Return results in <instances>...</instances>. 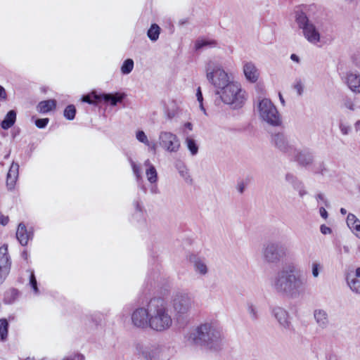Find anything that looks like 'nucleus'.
<instances>
[{
  "instance_id": "1",
  "label": "nucleus",
  "mask_w": 360,
  "mask_h": 360,
  "mask_svg": "<svg viewBox=\"0 0 360 360\" xmlns=\"http://www.w3.org/2000/svg\"><path fill=\"white\" fill-rule=\"evenodd\" d=\"M297 269L293 264L283 266L271 278V289L277 294L296 298L304 294L306 282L300 275H297Z\"/></svg>"
},
{
  "instance_id": "2",
  "label": "nucleus",
  "mask_w": 360,
  "mask_h": 360,
  "mask_svg": "<svg viewBox=\"0 0 360 360\" xmlns=\"http://www.w3.org/2000/svg\"><path fill=\"white\" fill-rule=\"evenodd\" d=\"M188 343L217 349L223 339L221 327L217 321H208L200 323L186 335Z\"/></svg>"
},
{
  "instance_id": "3",
  "label": "nucleus",
  "mask_w": 360,
  "mask_h": 360,
  "mask_svg": "<svg viewBox=\"0 0 360 360\" xmlns=\"http://www.w3.org/2000/svg\"><path fill=\"white\" fill-rule=\"evenodd\" d=\"M150 312L149 328L155 332L168 330L173 324V319L165 301L160 298H153L149 301Z\"/></svg>"
},
{
  "instance_id": "4",
  "label": "nucleus",
  "mask_w": 360,
  "mask_h": 360,
  "mask_svg": "<svg viewBox=\"0 0 360 360\" xmlns=\"http://www.w3.org/2000/svg\"><path fill=\"white\" fill-rule=\"evenodd\" d=\"M221 102L229 105L233 109H239L243 106L247 100V93L241 84L236 81H231L219 90H215Z\"/></svg>"
},
{
  "instance_id": "5",
  "label": "nucleus",
  "mask_w": 360,
  "mask_h": 360,
  "mask_svg": "<svg viewBox=\"0 0 360 360\" xmlns=\"http://www.w3.org/2000/svg\"><path fill=\"white\" fill-rule=\"evenodd\" d=\"M295 18L298 27L302 30L304 37L309 43L318 45L324 41V37L321 36L319 30L305 13L302 11H295Z\"/></svg>"
},
{
  "instance_id": "6",
  "label": "nucleus",
  "mask_w": 360,
  "mask_h": 360,
  "mask_svg": "<svg viewBox=\"0 0 360 360\" xmlns=\"http://www.w3.org/2000/svg\"><path fill=\"white\" fill-rule=\"evenodd\" d=\"M205 72L207 79L213 85L215 90L222 89L232 81L230 79L229 74L218 61H208L205 65Z\"/></svg>"
},
{
  "instance_id": "7",
  "label": "nucleus",
  "mask_w": 360,
  "mask_h": 360,
  "mask_svg": "<svg viewBox=\"0 0 360 360\" xmlns=\"http://www.w3.org/2000/svg\"><path fill=\"white\" fill-rule=\"evenodd\" d=\"M193 300L191 295L186 292L175 293L171 300V307L176 317H182L192 309Z\"/></svg>"
},
{
  "instance_id": "8",
  "label": "nucleus",
  "mask_w": 360,
  "mask_h": 360,
  "mask_svg": "<svg viewBox=\"0 0 360 360\" xmlns=\"http://www.w3.org/2000/svg\"><path fill=\"white\" fill-rule=\"evenodd\" d=\"M258 111L261 119L272 126H279L281 123L280 115L272 102L267 98L262 99L258 104Z\"/></svg>"
},
{
  "instance_id": "9",
  "label": "nucleus",
  "mask_w": 360,
  "mask_h": 360,
  "mask_svg": "<svg viewBox=\"0 0 360 360\" xmlns=\"http://www.w3.org/2000/svg\"><path fill=\"white\" fill-rule=\"evenodd\" d=\"M285 255V248L278 242L271 241L263 245L262 256L266 263L277 264L281 261Z\"/></svg>"
},
{
  "instance_id": "10",
  "label": "nucleus",
  "mask_w": 360,
  "mask_h": 360,
  "mask_svg": "<svg viewBox=\"0 0 360 360\" xmlns=\"http://www.w3.org/2000/svg\"><path fill=\"white\" fill-rule=\"evenodd\" d=\"M159 146L169 153H176L181 147L180 140L178 136L167 131H161L158 135Z\"/></svg>"
},
{
  "instance_id": "11",
  "label": "nucleus",
  "mask_w": 360,
  "mask_h": 360,
  "mask_svg": "<svg viewBox=\"0 0 360 360\" xmlns=\"http://www.w3.org/2000/svg\"><path fill=\"white\" fill-rule=\"evenodd\" d=\"M150 312L149 310V302L147 306L140 307L135 309L131 314V321L132 325L137 328H149V321L150 319Z\"/></svg>"
},
{
  "instance_id": "12",
  "label": "nucleus",
  "mask_w": 360,
  "mask_h": 360,
  "mask_svg": "<svg viewBox=\"0 0 360 360\" xmlns=\"http://www.w3.org/2000/svg\"><path fill=\"white\" fill-rule=\"evenodd\" d=\"M188 261L192 264L194 272L201 276L205 277L208 275L210 269L207 261L205 257L191 253L187 256Z\"/></svg>"
},
{
  "instance_id": "13",
  "label": "nucleus",
  "mask_w": 360,
  "mask_h": 360,
  "mask_svg": "<svg viewBox=\"0 0 360 360\" xmlns=\"http://www.w3.org/2000/svg\"><path fill=\"white\" fill-rule=\"evenodd\" d=\"M271 143L278 150L289 156L295 152V148L289 143L287 136L283 133L273 134Z\"/></svg>"
},
{
  "instance_id": "14",
  "label": "nucleus",
  "mask_w": 360,
  "mask_h": 360,
  "mask_svg": "<svg viewBox=\"0 0 360 360\" xmlns=\"http://www.w3.org/2000/svg\"><path fill=\"white\" fill-rule=\"evenodd\" d=\"M11 262L8 255V249L6 245L0 248V285L3 283L9 273Z\"/></svg>"
},
{
  "instance_id": "15",
  "label": "nucleus",
  "mask_w": 360,
  "mask_h": 360,
  "mask_svg": "<svg viewBox=\"0 0 360 360\" xmlns=\"http://www.w3.org/2000/svg\"><path fill=\"white\" fill-rule=\"evenodd\" d=\"M243 71L248 82L255 83L257 81L259 72L254 63L252 61L243 62Z\"/></svg>"
},
{
  "instance_id": "16",
  "label": "nucleus",
  "mask_w": 360,
  "mask_h": 360,
  "mask_svg": "<svg viewBox=\"0 0 360 360\" xmlns=\"http://www.w3.org/2000/svg\"><path fill=\"white\" fill-rule=\"evenodd\" d=\"M314 319L318 328L324 330L329 326V316L326 310L323 309H316L313 312Z\"/></svg>"
},
{
  "instance_id": "17",
  "label": "nucleus",
  "mask_w": 360,
  "mask_h": 360,
  "mask_svg": "<svg viewBox=\"0 0 360 360\" xmlns=\"http://www.w3.org/2000/svg\"><path fill=\"white\" fill-rule=\"evenodd\" d=\"M19 175V165L13 162L6 176V186L8 190H13L15 187Z\"/></svg>"
},
{
  "instance_id": "18",
  "label": "nucleus",
  "mask_w": 360,
  "mask_h": 360,
  "mask_svg": "<svg viewBox=\"0 0 360 360\" xmlns=\"http://www.w3.org/2000/svg\"><path fill=\"white\" fill-rule=\"evenodd\" d=\"M293 158L302 166H308L313 162L312 154L307 150H299L295 148V152L290 155Z\"/></svg>"
},
{
  "instance_id": "19",
  "label": "nucleus",
  "mask_w": 360,
  "mask_h": 360,
  "mask_svg": "<svg viewBox=\"0 0 360 360\" xmlns=\"http://www.w3.org/2000/svg\"><path fill=\"white\" fill-rule=\"evenodd\" d=\"M272 314L282 327L285 328L289 327L290 322L288 313L285 309L280 307H275L272 309Z\"/></svg>"
},
{
  "instance_id": "20",
  "label": "nucleus",
  "mask_w": 360,
  "mask_h": 360,
  "mask_svg": "<svg viewBox=\"0 0 360 360\" xmlns=\"http://www.w3.org/2000/svg\"><path fill=\"white\" fill-rule=\"evenodd\" d=\"M33 237V232L27 231L23 223H20L16 231V238L22 245H26Z\"/></svg>"
},
{
  "instance_id": "21",
  "label": "nucleus",
  "mask_w": 360,
  "mask_h": 360,
  "mask_svg": "<svg viewBox=\"0 0 360 360\" xmlns=\"http://www.w3.org/2000/svg\"><path fill=\"white\" fill-rule=\"evenodd\" d=\"M96 100H103L105 102H110L112 105H116L118 103L122 101L125 97L124 94L115 93L111 94H102L100 95H94Z\"/></svg>"
},
{
  "instance_id": "22",
  "label": "nucleus",
  "mask_w": 360,
  "mask_h": 360,
  "mask_svg": "<svg viewBox=\"0 0 360 360\" xmlns=\"http://www.w3.org/2000/svg\"><path fill=\"white\" fill-rule=\"evenodd\" d=\"M346 82L352 91L360 93V75L354 72L347 73Z\"/></svg>"
},
{
  "instance_id": "23",
  "label": "nucleus",
  "mask_w": 360,
  "mask_h": 360,
  "mask_svg": "<svg viewBox=\"0 0 360 360\" xmlns=\"http://www.w3.org/2000/svg\"><path fill=\"white\" fill-rule=\"evenodd\" d=\"M56 107V101L54 99H49L39 102L37 105V111L40 113H46Z\"/></svg>"
},
{
  "instance_id": "24",
  "label": "nucleus",
  "mask_w": 360,
  "mask_h": 360,
  "mask_svg": "<svg viewBox=\"0 0 360 360\" xmlns=\"http://www.w3.org/2000/svg\"><path fill=\"white\" fill-rule=\"evenodd\" d=\"M136 138L139 142L147 146L148 147L149 150H150L152 151L156 150V148H157L156 143L149 141L148 136H146V133L143 131H142V130L137 131L136 133Z\"/></svg>"
},
{
  "instance_id": "25",
  "label": "nucleus",
  "mask_w": 360,
  "mask_h": 360,
  "mask_svg": "<svg viewBox=\"0 0 360 360\" xmlns=\"http://www.w3.org/2000/svg\"><path fill=\"white\" fill-rule=\"evenodd\" d=\"M16 119V113L14 110H10L1 122V126L4 129L11 128L15 123Z\"/></svg>"
},
{
  "instance_id": "26",
  "label": "nucleus",
  "mask_w": 360,
  "mask_h": 360,
  "mask_svg": "<svg viewBox=\"0 0 360 360\" xmlns=\"http://www.w3.org/2000/svg\"><path fill=\"white\" fill-rule=\"evenodd\" d=\"M185 144L191 155L195 156L198 154L199 147L193 138L187 136L185 139Z\"/></svg>"
},
{
  "instance_id": "27",
  "label": "nucleus",
  "mask_w": 360,
  "mask_h": 360,
  "mask_svg": "<svg viewBox=\"0 0 360 360\" xmlns=\"http://www.w3.org/2000/svg\"><path fill=\"white\" fill-rule=\"evenodd\" d=\"M146 176L147 180L151 184H155L157 183L158 176L157 170L154 166H150L149 168H146Z\"/></svg>"
},
{
  "instance_id": "28",
  "label": "nucleus",
  "mask_w": 360,
  "mask_h": 360,
  "mask_svg": "<svg viewBox=\"0 0 360 360\" xmlns=\"http://www.w3.org/2000/svg\"><path fill=\"white\" fill-rule=\"evenodd\" d=\"M160 32V27L157 24H153L148 30L147 35L151 41H155L159 38Z\"/></svg>"
},
{
  "instance_id": "29",
  "label": "nucleus",
  "mask_w": 360,
  "mask_h": 360,
  "mask_svg": "<svg viewBox=\"0 0 360 360\" xmlns=\"http://www.w3.org/2000/svg\"><path fill=\"white\" fill-rule=\"evenodd\" d=\"M217 46V41L212 39H200L195 42V49H200L205 46L214 47Z\"/></svg>"
},
{
  "instance_id": "30",
  "label": "nucleus",
  "mask_w": 360,
  "mask_h": 360,
  "mask_svg": "<svg viewBox=\"0 0 360 360\" xmlns=\"http://www.w3.org/2000/svg\"><path fill=\"white\" fill-rule=\"evenodd\" d=\"M347 281L351 290L356 294L360 295V278H350V277H347Z\"/></svg>"
},
{
  "instance_id": "31",
  "label": "nucleus",
  "mask_w": 360,
  "mask_h": 360,
  "mask_svg": "<svg viewBox=\"0 0 360 360\" xmlns=\"http://www.w3.org/2000/svg\"><path fill=\"white\" fill-rule=\"evenodd\" d=\"M292 86V89L296 91L297 96H302L303 95L304 91V84L300 78L295 79Z\"/></svg>"
},
{
  "instance_id": "32",
  "label": "nucleus",
  "mask_w": 360,
  "mask_h": 360,
  "mask_svg": "<svg viewBox=\"0 0 360 360\" xmlns=\"http://www.w3.org/2000/svg\"><path fill=\"white\" fill-rule=\"evenodd\" d=\"M134 68V61L132 59H127L121 67V72L124 75L129 74Z\"/></svg>"
},
{
  "instance_id": "33",
  "label": "nucleus",
  "mask_w": 360,
  "mask_h": 360,
  "mask_svg": "<svg viewBox=\"0 0 360 360\" xmlns=\"http://www.w3.org/2000/svg\"><path fill=\"white\" fill-rule=\"evenodd\" d=\"M347 224L352 232L355 230L356 225L360 224V221L353 214H349L347 218Z\"/></svg>"
},
{
  "instance_id": "34",
  "label": "nucleus",
  "mask_w": 360,
  "mask_h": 360,
  "mask_svg": "<svg viewBox=\"0 0 360 360\" xmlns=\"http://www.w3.org/2000/svg\"><path fill=\"white\" fill-rule=\"evenodd\" d=\"M8 335V322L6 319H0V340H4Z\"/></svg>"
},
{
  "instance_id": "35",
  "label": "nucleus",
  "mask_w": 360,
  "mask_h": 360,
  "mask_svg": "<svg viewBox=\"0 0 360 360\" xmlns=\"http://www.w3.org/2000/svg\"><path fill=\"white\" fill-rule=\"evenodd\" d=\"M76 114V108L73 105H68L64 110V117L68 120H72Z\"/></svg>"
},
{
  "instance_id": "36",
  "label": "nucleus",
  "mask_w": 360,
  "mask_h": 360,
  "mask_svg": "<svg viewBox=\"0 0 360 360\" xmlns=\"http://www.w3.org/2000/svg\"><path fill=\"white\" fill-rule=\"evenodd\" d=\"M339 129L342 135H348L351 130V126L344 120L341 119L339 121Z\"/></svg>"
},
{
  "instance_id": "37",
  "label": "nucleus",
  "mask_w": 360,
  "mask_h": 360,
  "mask_svg": "<svg viewBox=\"0 0 360 360\" xmlns=\"http://www.w3.org/2000/svg\"><path fill=\"white\" fill-rule=\"evenodd\" d=\"M28 271L30 273L29 283H30V286L32 287V288L33 289L34 292L36 295H38L39 293V290L37 287V281L35 278L34 271L32 270H28Z\"/></svg>"
},
{
  "instance_id": "38",
  "label": "nucleus",
  "mask_w": 360,
  "mask_h": 360,
  "mask_svg": "<svg viewBox=\"0 0 360 360\" xmlns=\"http://www.w3.org/2000/svg\"><path fill=\"white\" fill-rule=\"evenodd\" d=\"M176 168L183 178L187 179L188 177V169L183 162H177L176 164Z\"/></svg>"
},
{
  "instance_id": "39",
  "label": "nucleus",
  "mask_w": 360,
  "mask_h": 360,
  "mask_svg": "<svg viewBox=\"0 0 360 360\" xmlns=\"http://www.w3.org/2000/svg\"><path fill=\"white\" fill-rule=\"evenodd\" d=\"M323 269V266L319 262H314L311 264V274L314 278H318L320 270Z\"/></svg>"
},
{
  "instance_id": "40",
  "label": "nucleus",
  "mask_w": 360,
  "mask_h": 360,
  "mask_svg": "<svg viewBox=\"0 0 360 360\" xmlns=\"http://www.w3.org/2000/svg\"><path fill=\"white\" fill-rule=\"evenodd\" d=\"M248 312L252 320L255 321L258 318V311L256 307L253 304H248Z\"/></svg>"
},
{
  "instance_id": "41",
  "label": "nucleus",
  "mask_w": 360,
  "mask_h": 360,
  "mask_svg": "<svg viewBox=\"0 0 360 360\" xmlns=\"http://www.w3.org/2000/svg\"><path fill=\"white\" fill-rule=\"evenodd\" d=\"M130 162L133 173L135 175L136 180L139 181L142 179L141 168L134 161L131 160Z\"/></svg>"
},
{
  "instance_id": "42",
  "label": "nucleus",
  "mask_w": 360,
  "mask_h": 360,
  "mask_svg": "<svg viewBox=\"0 0 360 360\" xmlns=\"http://www.w3.org/2000/svg\"><path fill=\"white\" fill-rule=\"evenodd\" d=\"M94 95H96V94L94 92H92L91 94L83 96L82 98V101L83 102H85V103H89V104H94L97 101H98L99 100H96L94 97Z\"/></svg>"
},
{
  "instance_id": "43",
  "label": "nucleus",
  "mask_w": 360,
  "mask_h": 360,
  "mask_svg": "<svg viewBox=\"0 0 360 360\" xmlns=\"http://www.w3.org/2000/svg\"><path fill=\"white\" fill-rule=\"evenodd\" d=\"M134 206L135 208V213L137 215V217H141L143 215V213H144L143 207L141 202L139 200H135L134 202Z\"/></svg>"
},
{
  "instance_id": "44",
  "label": "nucleus",
  "mask_w": 360,
  "mask_h": 360,
  "mask_svg": "<svg viewBox=\"0 0 360 360\" xmlns=\"http://www.w3.org/2000/svg\"><path fill=\"white\" fill-rule=\"evenodd\" d=\"M49 122V118H41V119H37L35 121L36 126L39 129H43L46 127V126L48 124Z\"/></svg>"
},
{
  "instance_id": "45",
  "label": "nucleus",
  "mask_w": 360,
  "mask_h": 360,
  "mask_svg": "<svg viewBox=\"0 0 360 360\" xmlns=\"http://www.w3.org/2000/svg\"><path fill=\"white\" fill-rule=\"evenodd\" d=\"M196 97H197V100H198V101L199 102L200 109H201L204 112H205V108H204V107H203V104H202L203 97H202V91H201V89H200V87H198V88L197 89V91H196Z\"/></svg>"
},
{
  "instance_id": "46",
  "label": "nucleus",
  "mask_w": 360,
  "mask_h": 360,
  "mask_svg": "<svg viewBox=\"0 0 360 360\" xmlns=\"http://www.w3.org/2000/svg\"><path fill=\"white\" fill-rule=\"evenodd\" d=\"M315 198L318 202L322 201L324 203L325 206H326V207L329 206V202L326 199V198L323 193H318L315 196Z\"/></svg>"
},
{
  "instance_id": "47",
  "label": "nucleus",
  "mask_w": 360,
  "mask_h": 360,
  "mask_svg": "<svg viewBox=\"0 0 360 360\" xmlns=\"http://www.w3.org/2000/svg\"><path fill=\"white\" fill-rule=\"evenodd\" d=\"M285 181L287 182H288L289 184H290L291 185L292 184H294V182L297 179L293 174H290V173H288L286 175H285Z\"/></svg>"
},
{
  "instance_id": "48",
  "label": "nucleus",
  "mask_w": 360,
  "mask_h": 360,
  "mask_svg": "<svg viewBox=\"0 0 360 360\" xmlns=\"http://www.w3.org/2000/svg\"><path fill=\"white\" fill-rule=\"evenodd\" d=\"M320 231H321V233L323 235L330 234L332 232L331 229L324 224L321 226Z\"/></svg>"
},
{
  "instance_id": "49",
  "label": "nucleus",
  "mask_w": 360,
  "mask_h": 360,
  "mask_svg": "<svg viewBox=\"0 0 360 360\" xmlns=\"http://www.w3.org/2000/svg\"><path fill=\"white\" fill-rule=\"evenodd\" d=\"M245 187L246 184L243 181H240L237 184L236 189L239 193L242 194L244 192Z\"/></svg>"
},
{
  "instance_id": "50",
  "label": "nucleus",
  "mask_w": 360,
  "mask_h": 360,
  "mask_svg": "<svg viewBox=\"0 0 360 360\" xmlns=\"http://www.w3.org/2000/svg\"><path fill=\"white\" fill-rule=\"evenodd\" d=\"M319 213L321 217L326 219L328 217V212L323 207H321L319 209Z\"/></svg>"
},
{
  "instance_id": "51",
  "label": "nucleus",
  "mask_w": 360,
  "mask_h": 360,
  "mask_svg": "<svg viewBox=\"0 0 360 360\" xmlns=\"http://www.w3.org/2000/svg\"><path fill=\"white\" fill-rule=\"evenodd\" d=\"M292 187L296 190L297 191V189H299L300 188H301L303 185V184L299 181L298 179H297L294 184H292Z\"/></svg>"
},
{
  "instance_id": "52",
  "label": "nucleus",
  "mask_w": 360,
  "mask_h": 360,
  "mask_svg": "<svg viewBox=\"0 0 360 360\" xmlns=\"http://www.w3.org/2000/svg\"><path fill=\"white\" fill-rule=\"evenodd\" d=\"M8 222V217L0 214V224L6 225Z\"/></svg>"
},
{
  "instance_id": "53",
  "label": "nucleus",
  "mask_w": 360,
  "mask_h": 360,
  "mask_svg": "<svg viewBox=\"0 0 360 360\" xmlns=\"http://www.w3.org/2000/svg\"><path fill=\"white\" fill-rule=\"evenodd\" d=\"M297 192L299 193V195L301 198L303 197L304 195H305L307 193V192L306 191L304 186H302L301 188L297 189Z\"/></svg>"
},
{
  "instance_id": "54",
  "label": "nucleus",
  "mask_w": 360,
  "mask_h": 360,
  "mask_svg": "<svg viewBox=\"0 0 360 360\" xmlns=\"http://www.w3.org/2000/svg\"><path fill=\"white\" fill-rule=\"evenodd\" d=\"M6 98V93L4 88L0 85V98L5 99Z\"/></svg>"
},
{
  "instance_id": "55",
  "label": "nucleus",
  "mask_w": 360,
  "mask_h": 360,
  "mask_svg": "<svg viewBox=\"0 0 360 360\" xmlns=\"http://www.w3.org/2000/svg\"><path fill=\"white\" fill-rule=\"evenodd\" d=\"M356 237L360 238V224L359 225H356L355 230L353 231Z\"/></svg>"
},
{
  "instance_id": "56",
  "label": "nucleus",
  "mask_w": 360,
  "mask_h": 360,
  "mask_svg": "<svg viewBox=\"0 0 360 360\" xmlns=\"http://www.w3.org/2000/svg\"><path fill=\"white\" fill-rule=\"evenodd\" d=\"M290 59H291L292 60H293V61H295V62L297 63H300V58H299V56H297V55H296V54H295V53L291 54V56H290Z\"/></svg>"
},
{
  "instance_id": "57",
  "label": "nucleus",
  "mask_w": 360,
  "mask_h": 360,
  "mask_svg": "<svg viewBox=\"0 0 360 360\" xmlns=\"http://www.w3.org/2000/svg\"><path fill=\"white\" fill-rule=\"evenodd\" d=\"M150 192L153 194L158 193L159 192L158 187L155 185L152 184Z\"/></svg>"
},
{
  "instance_id": "58",
  "label": "nucleus",
  "mask_w": 360,
  "mask_h": 360,
  "mask_svg": "<svg viewBox=\"0 0 360 360\" xmlns=\"http://www.w3.org/2000/svg\"><path fill=\"white\" fill-rule=\"evenodd\" d=\"M184 127L187 129H188V131H192L193 130V124L191 123V122H186L184 124Z\"/></svg>"
},
{
  "instance_id": "59",
  "label": "nucleus",
  "mask_w": 360,
  "mask_h": 360,
  "mask_svg": "<svg viewBox=\"0 0 360 360\" xmlns=\"http://www.w3.org/2000/svg\"><path fill=\"white\" fill-rule=\"evenodd\" d=\"M352 278H360V267H358L355 271V276Z\"/></svg>"
},
{
  "instance_id": "60",
  "label": "nucleus",
  "mask_w": 360,
  "mask_h": 360,
  "mask_svg": "<svg viewBox=\"0 0 360 360\" xmlns=\"http://www.w3.org/2000/svg\"><path fill=\"white\" fill-rule=\"evenodd\" d=\"M144 165L147 167V168H149L150 166H154L149 160H146L145 162H144Z\"/></svg>"
},
{
  "instance_id": "61",
  "label": "nucleus",
  "mask_w": 360,
  "mask_h": 360,
  "mask_svg": "<svg viewBox=\"0 0 360 360\" xmlns=\"http://www.w3.org/2000/svg\"><path fill=\"white\" fill-rule=\"evenodd\" d=\"M345 106L350 110H354L353 104L352 103H345Z\"/></svg>"
},
{
  "instance_id": "62",
  "label": "nucleus",
  "mask_w": 360,
  "mask_h": 360,
  "mask_svg": "<svg viewBox=\"0 0 360 360\" xmlns=\"http://www.w3.org/2000/svg\"><path fill=\"white\" fill-rule=\"evenodd\" d=\"M22 257L25 259H27V257H28V254L27 252V251H23L22 253Z\"/></svg>"
},
{
  "instance_id": "63",
  "label": "nucleus",
  "mask_w": 360,
  "mask_h": 360,
  "mask_svg": "<svg viewBox=\"0 0 360 360\" xmlns=\"http://www.w3.org/2000/svg\"><path fill=\"white\" fill-rule=\"evenodd\" d=\"M11 294L13 295V296H16L18 295V290H15V289H13L11 291Z\"/></svg>"
},
{
  "instance_id": "64",
  "label": "nucleus",
  "mask_w": 360,
  "mask_h": 360,
  "mask_svg": "<svg viewBox=\"0 0 360 360\" xmlns=\"http://www.w3.org/2000/svg\"><path fill=\"white\" fill-rule=\"evenodd\" d=\"M279 98H280V101H281V103L283 105H284L285 104V101H284V99H283V96H282V95L281 94H279Z\"/></svg>"
}]
</instances>
